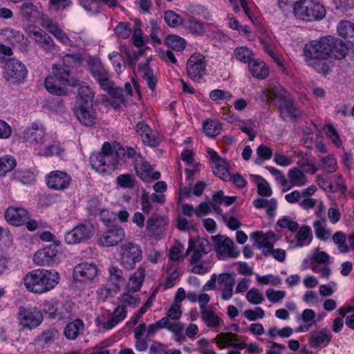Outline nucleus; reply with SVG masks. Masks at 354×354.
<instances>
[{
    "label": "nucleus",
    "instance_id": "f257e3e1",
    "mask_svg": "<svg viewBox=\"0 0 354 354\" xmlns=\"http://www.w3.org/2000/svg\"><path fill=\"white\" fill-rule=\"evenodd\" d=\"M332 36L327 35L317 40L307 43L304 48V55L307 64L319 73L328 70L325 60L329 58Z\"/></svg>",
    "mask_w": 354,
    "mask_h": 354
},
{
    "label": "nucleus",
    "instance_id": "f03ea898",
    "mask_svg": "<svg viewBox=\"0 0 354 354\" xmlns=\"http://www.w3.org/2000/svg\"><path fill=\"white\" fill-rule=\"evenodd\" d=\"M115 150L110 143L104 142L102 152L93 153L91 156L92 167L100 174L109 172L116 167L125 156L124 149L119 144L114 145Z\"/></svg>",
    "mask_w": 354,
    "mask_h": 354
},
{
    "label": "nucleus",
    "instance_id": "7ed1b4c3",
    "mask_svg": "<svg viewBox=\"0 0 354 354\" xmlns=\"http://www.w3.org/2000/svg\"><path fill=\"white\" fill-rule=\"evenodd\" d=\"M59 279V274L54 270L37 269L25 275L24 284L29 292L41 294L54 288Z\"/></svg>",
    "mask_w": 354,
    "mask_h": 354
},
{
    "label": "nucleus",
    "instance_id": "20e7f679",
    "mask_svg": "<svg viewBox=\"0 0 354 354\" xmlns=\"http://www.w3.org/2000/svg\"><path fill=\"white\" fill-rule=\"evenodd\" d=\"M268 98L279 106L281 116L285 120L298 116L299 112L294 106L289 94L281 86L274 87L268 91Z\"/></svg>",
    "mask_w": 354,
    "mask_h": 354
},
{
    "label": "nucleus",
    "instance_id": "39448f33",
    "mask_svg": "<svg viewBox=\"0 0 354 354\" xmlns=\"http://www.w3.org/2000/svg\"><path fill=\"white\" fill-rule=\"evenodd\" d=\"M53 75H50L46 78L45 88L46 90L56 95H64L66 94L65 86H75L76 81L70 79L69 71L66 68H53Z\"/></svg>",
    "mask_w": 354,
    "mask_h": 354
},
{
    "label": "nucleus",
    "instance_id": "423d86ee",
    "mask_svg": "<svg viewBox=\"0 0 354 354\" xmlns=\"http://www.w3.org/2000/svg\"><path fill=\"white\" fill-rule=\"evenodd\" d=\"M22 138L35 150H41L47 144L51 136L46 132L44 125L40 122H32L22 132Z\"/></svg>",
    "mask_w": 354,
    "mask_h": 354
},
{
    "label": "nucleus",
    "instance_id": "0eeeda50",
    "mask_svg": "<svg viewBox=\"0 0 354 354\" xmlns=\"http://www.w3.org/2000/svg\"><path fill=\"white\" fill-rule=\"evenodd\" d=\"M293 14L297 19L311 21L323 19L326 10L323 5L315 1L301 0L294 8Z\"/></svg>",
    "mask_w": 354,
    "mask_h": 354
},
{
    "label": "nucleus",
    "instance_id": "6e6552de",
    "mask_svg": "<svg viewBox=\"0 0 354 354\" xmlns=\"http://www.w3.org/2000/svg\"><path fill=\"white\" fill-rule=\"evenodd\" d=\"M17 321L20 330H32L43 322L41 310L36 306H21L17 313Z\"/></svg>",
    "mask_w": 354,
    "mask_h": 354
},
{
    "label": "nucleus",
    "instance_id": "1a4fd4ad",
    "mask_svg": "<svg viewBox=\"0 0 354 354\" xmlns=\"http://www.w3.org/2000/svg\"><path fill=\"white\" fill-rule=\"evenodd\" d=\"M95 232L94 225L91 222L85 221L67 232L65 234L64 239L68 245L78 244L91 239Z\"/></svg>",
    "mask_w": 354,
    "mask_h": 354
},
{
    "label": "nucleus",
    "instance_id": "9d476101",
    "mask_svg": "<svg viewBox=\"0 0 354 354\" xmlns=\"http://www.w3.org/2000/svg\"><path fill=\"white\" fill-rule=\"evenodd\" d=\"M120 256L121 265L131 270L142 260V251L138 245L128 242L120 245Z\"/></svg>",
    "mask_w": 354,
    "mask_h": 354
},
{
    "label": "nucleus",
    "instance_id": "9b49d317",
    "mask_svg": "<svg viewBox=\"0 0 354 354\" xmlns=\"http://www.w3.org/2000/svg\"><path fill=\"white\" fill-rule=\"evenodd\" d=\"M127 317V310L123 306H118L113 312L104 310L95 319V324L98 327L110 330L115 327Z\"/></svg>",
    "mask_w": 354,
    "mask_h": 354
},
{
    "label": "nucleus",
    "instance_id": "f8f14e48",
    "mask_svg": "<svg viewBox=\"0 0 354 354\" xmlns=\"http://www.w3.org/2000/svg\"><path fill=\"white\" fill-rule=\"evenodd\" d=\"M206 66L204 55L198 53L192 54L186 65L188 76L194 82H200L205 74Z\"/></svg>",
    "mask_w": 354,
    "mask_h": 354
},
{
    "label": "nucleus",
    "instance_id": "ddd939ff",
    "mask_svg": "<svg viewBox=\"0 0 354 354\" xmlns=\"http://www.w3.org/2000/svg\"><path fill=\"white\" fill-rule=\"evenodd\" d=\"M215 250L220 259L227 257L236 258L239 251L234 245V242L229 238L223 236H212Z\"/></svg>",
    "mask_w": 354,
    "mask_h": 354
},
{
    "label": "nucleus",
    "instance_id": "4468645a",
    "mask_svg": "<svg viewBox=\"0 0 354 354\" xmlns=\"http://www.w3.org/2000/svg\"><path fill=\"white\" fill-rule=\"evenodd\" d=\"M45 178L47 187L57 191H64L68 188L72 180L68 174L61 170L50 171Z\"/></svg>",
    "mask_w": 354,
    "mask_h": 354
},
{
    "label": "nucleus",
    "instance_id": "2eb2a0df",
    "mask_svg": "<svg viewBox=\"0 0 354 354\" xmlns=\"http://www.w3.org/2000/svg\"><path fill=\"white\" fill-rule=\"evenodd\" d=\"M27 70L21 62L12 59L7 62L4 69V77L8 82L17 83L24 80Z\"/></svg>",
    "mask_w": 354,
    "mask_h": 354
},
{
    "label": "nucleus",
    "instance_id": "dca6fc26",
    "mask_svg": "<svg viewBox=\"0 0 354 354\" xmlns=\"http://www.w3.org/2000/svg\"><path fill=\"white\" fill-rule=\"evenodd\" d=\"M25 31L28 37L34 39V41L45 50L51 51L54 50V41L39 27L33 25H29L26 28Z\"/></svg>",
    "mask_w": 354,
    "mask_h": 354
},
{
    "label": "nucleus",
    "instance_id": "f3484780",
    "mask_svg": "<svg viewBox=\"0 0 354 354\" xmlns=\"http://www.w3.org/2000/svg\"><path fill=\"white\" fill-rule=\"evenodd\" d=\"M135 169L137 176L146 183L158 180L160 177V172L154 171L153 168L140 156L136 158Z\"/></svg>",
    "mask_w": 354,
    "mask_h": 354
},
{
    "label": "nucleus",
    "instance_id": "a211bd4d",
    "mask_svg": "<svg viewBox=\"0 0 354 354\" xmlns=\"http://www.w3.org/2000/svg\"><path fill=\"white\" fill-rule=\"evenodd\" d=\"M93 105L80 104H75L74 113L80 121L84 126L92 127L97 122L96 113L92 108Z\"/></svg>",
    "mask_w": 354,
    "mask_h": 354
},
{
    "label": "nucleus",
    "instance_id": "6ab92c4d",
    "mask_svg": "<svg viewBox=\"0 0 354 354\" xmlns=\"http://www.w3.org/2000/svg\"><path fill=\"white\" fill-rule=\"evenodd\" d=\"M208 153L212 161V167L214 174L224 181H230L232 176L228 170L227 161L219 158L217 153L212 149L208 150Z\"/></svg>",
    "mask_w": 354,
    "mask_h": 354
},
{
    "label": "nucleus",
    "instance_id": "aec40b11",
    "mask_svg": "<svg viewBox=\"0 0 354 354\" xmlns=\"http://www.w3.org/2000/svg\"><path fill=\"white\" fill-rule=\"evenodd\" d=\"M254 245L268 256L274 246V236L272 233L254 232L250 235Z\"/></svg>",
    "mask_w": 354,
    "mask_h": 354
},
{
    "label": "nucleus",
    "instance_id": "412c9836",
    "mask_svg": "<svg viewBox=\"0 0 354 354\" xmlns=\"http://www.w3.org/2000/svg\"><path fill=\"white\" fill-rule=\"evenodd\" d=\"M57 250L55 247H47L35 252L33 261L39 266H54L57 263Z\"/></svg>",
    "mask_w": 354,
    "mask_h": 354
},
{
    "label": "nucleus",
    "instance_id": "4be33fe9",
    "mask_svg": "<svg viewBox=\"0 0 354 354\" xmlns=\"http://www.w3.org/2000/svg\"><path fill=\"white\" fill-rule=\"evenodd\" d=\"M124 238V230L121 227H114L105 232L99 239V244L103 247L118 245Z\"/></svg>",
    "mask_w": 354,
    "mask_h": 354
},
{
    "label": "nucleus",
    "instance_id": "5701e85b",
    "mask_svg": "<svg viewBox=\"0 0 354 354\" xmlns=\"http://www.w3.org/2000/svg\"><path fill=\"white\" fill-rule=\"evenodd\" d=\"M97 274V266L94 263H82L76 266L73 270L74 279L86 281L93 279Z\"/></svg>",
    "mask_w": 354,
    "mask_h": 354
},
{
    "label": "nucleus",
    "instance_id": "b1692460",
    "mask_svg": "<svg viewBox=\"0 0 354 354\" xmlns=\"http://www.w3.org/2000/svg\"><path fill=\"white\" fill-rule=\"evenodd\" d=\"M333 334L329 329H317L310 334L309 344L313 348H324L330 342Z\"/></svg>",
    "mask_w": 354,
    "mask_h": 354
},
{
    "label": "nucleus",
    "instance_id": "393cba45",
    "mask_svg": "<svg viewBox=\"0 0 354 354\" xmlns=\"http://www.w3.org/2000/svg\"><path fill=\"white\" fill-rule=\"evenodd\" d=\"M214 342L217 346L221 348H226L229 347H234L239 349H243L245 346L241 344V342L237 338V335L234 333H220L214 339Z\"/></svg>",
    "mask_w": 354,
    "mask_h": 354
},
{
    "label": "nucleus",
    "instance_id": "a878e982",
    "mask_svg": "<svg viewBox=\"0 0 354 354\" xmlns=\"http://www.w3.org/2000/svg\"><path fill=\"white\" fill-rule=\"evenodd\" d=\"M5 218L10 224L20 226L28 219V212L22 207H10L5 212Z\"/></svg>",
    "mask_w": 354,
    "mask_h": 354
},
{
    "label": "nucleus",
    "instance_id": "bb28decb",
    "mask_svg": "<svg viewBox=\"0 0 354 354\" xmlns=\"http://www.w3.org/2000/svg\"><path fill=\"white\" fill-rule=\"evenodd\" d=\"M43 26L64 46L71 47L76 45V42L73 41L57 24L48 21L44 23Z\"/></svg>",
    "mask_w": 354,
    "mask_h": 354
},
{
    "label": "nucleus",
    "instance_id": "cd10ccee",
    "mask_svg": "<svg viewBox=\"0 0 354 354\" xmlns=\"http://www.w3.org/2000/svg\"><path fill=\"white\" fill-rule=\"evenodd\" d=\"M80 6L87 12L91 14H95L100 12L102 5H106L109 7H115L117 6L116 0H80Z\"/></svg>",
    "mask_w": 354,
    "mask_h": 354
},
{
    "label": "nucleus",
    "instance_id": "c85d7f7f",
    "mask_svg": "<svg viewBox=\"0 0 354 354\" xmlns=\"http://www.w3.org/2000/svg\"><path fill=\"white\" fill-rule=\"evenodd\" d=\"M287 176L288 191L293 187H303L308 183L306 176L298 167L289 169Z\"/></svg>",
    "mask_w": 354,
    "mask_h": 354
},
{
    "label": "nucleus",
    "instance_id": "c756f323",
    "mask_svg": "<svg viewBox=\"0 0 354 354\" xmlns=\"http://www.w3.org/2000/svg\"><path fill=\"white\" fill-rule=\"evenodd\" d=\"M331 41L329 47L330 48L329 58L337 59L344 58L348 52L347 46L342 40L333 36Z\"/></svg>",
    "mask_w": 354,
    "mask_h": 354
},
{
    "label": "nucleus",
    "instance_id": "7c9ffc66",
    "mask_svg": "<svg viewBox=\"0 0 354 354\" xmlns=\"http://www.w3.org/2000/svg\"><path fill=\"white\" fill-rule=\"evenodd\" d=\"M294 155L299 158L297 164L299 167L306 168V171L315 173L318 170V167L315 165L313 158L301 150H294Z\"/></svg>",
    "mask_w": 354,
    "mask_h": 354
},
{
    "label": "nucleus",
    "instance_id": "2f4dec72",
    "mask_svg": "<svg viewBox=\"0 0 354 354\" xmlns=\"http://www.w3.org/2000/svg\"><path fill=\"white\" fill-rule=\"evenodd\" d=\"M249 71L250 73L255 77L258 79H265L266 78L270 73L269 68L266 65V64L259 59H254L249 65H248Z\"/></svg>",
    "mask_w": 354,
    "mask_h": 354
},
{
    "label": "nucleus",
    "instance_id": "473e14b6",
    "mask_svg": "<svg viewBox=\"0 0 354 354\" xmlns=\"http://www.w3.org/2000/svg\"><path fill=\"white\" fill-rule=\"evenodd\" d=\"M214 308L204 309L201 313V319L205 325L211 328H218L223 322V320L215 313Z\"/></svg>",
    "mask_w": 354,
    "mask_h": 354
},
{
    "label": "nucleus",
    "instance_id": "72a5a7b5",
    "mask_svg": "<svg viewBox=\"0 0 354 354\" xmlns=\"http://www.w3.org/2000/svg\"><path fill=\"white\" fill-rule=\"evenodd\" d=\"M148 62L149 59H147L144 63L139 64L138 70L142 73L148 87L153 91L157 84V78L152 69L149 67Z\"/></svg>",
    "mask_w": 354,
    "mask_h": 354
},
{
    "label": "nucleus",
    "instance_id": "f704fd0d",
    "mask_svg": "<svg viewBox=\"0 0 354 354\" xmlns=\"http://www.w3.org/2000/svg\"><path fill=\"white\" fill-rule=\"evenodd\" d=\"M169 223L166 216L153 215L147 221V230L152 233L162 231Z\"/></svg>",
    "mask_w": 354,
    "mask_h": 354
},
{
    "label": "nucleus",
    "instance_id": "c9c22d12",
    "mask_svg": "<svg viewBox=\"0 0 354 354\" xmlns=\"http://www.w3.org/2000/svg\"><path fill=\"white\" fill-rule=\"evenodd\" d=\"M145 277V270L142 267H140L138 270L131 276L127 283V290L131 292L138 291L143 283Z\"/></svg>",
    "mask_w": 354,
    "mask_h": 354
},
{
    "label": "nucleus",
    "instance_id": "e433bc0d",
    "mask_svg": "<svg viewBox=\"0 0 354 354\" xmlns=\"http://www.w3.org/2000/svg\"><path fill=\"white\" fill-rule=\"evenodd\" d=\"M0 35L12 44L26 45V39L18 30L10 28H5L0 31Z\"/></svg>",
    "mask_w": 354,
    "mask_h": 354
},
{
    "label": "nucleus",
    "instance_id": "4c0bfd02",
    "mask_svg": "<svg viewBox=\"0 0 354 354\" xmlns=\"http://www.w3.org/2000/svg\"><path fill=\"white\" fill-rule=\"evenodd\" d=\"M297 243L295 248H301L308 245L313 240V234L311 228L309 226L304 225L299 228L296 234Z\"/></svg>",
    "mask_w": 354,
    "mask_h": 354
},
{
    "label": "nucleus",
    "instance_id": "58836bf2",
    "mask_svg": "<svg viewBox=\"0 0 354 354\" xmlns=\"http://www.w3.org/2000/svg\"><path fill=\"white\" fill-rule=\"evenodd\" d=\"M337 30L339 36L354 44V24L348 21H341L337 25Z\"/></svg>",
    "mask_w": 354,
    "mask_h": 354
},
{
    "label": "nucleus",
    "instance_id": "ea45409f",
    "mask_svg": "<svg viewBox=\"0 0 354 354\" xmlns=\"http://www.w3.org/2000/svg\"><path fill=\"white\" fill-rule=\"evenodd\" d=\"M84 326V322L81 319H75L68 324L64 328L65 337L71 340L75 339L82 332Z\"/></svg>",
    "mask_w": 354,
    "mask_h": 354
},
{
    "label": "nucleus",
    "instance_id": "a19ab883",
    "mask_svg": "<svg viewBox=\"0 0 354 354\" xmlns=\"http://www.w3.org/2000/svg\"><path fill=\"white\" fill-rule=\"evenodd\" d=\"M94 93L91 89L86 84L79 85L78 97L75 104H84L93 105Z\"/></svg>",
    "mask_w": 354,
    "mask_h": 354
},
{
    "label": "nucleus",
    "instance_id": "79ce46f5",
    "mask_svg": "<svg viewBox=\"0 0 354 354\" xmlns=\"http://www.w3.org/2000/svg\"><path fill=\"white\" fill-rule=\"evenodd\" d=\"M234 57L238 61L248 64L254 59L253 51L246 46L236 47L234 50Z\"/></svg>",
    "mask_w": 354,
    "mask_h": 354
},
{
    "label": "nucleus",
    "instance_id": "37998d69",
    "mask_svg": "<svg viewBox=\"0 0 354 354\" xmlns=\"http://www.w3.org/2000/svg\"><path fill=\"white\" fill-rule=\"evenodd\" d=\"M39 153L44 156H59L63 151L61 145L54 140L53 137L48 140L47 144H45Z\"/></svg>",
    "mask_w": 354,
    "mask_h": 354
},
{
    "label": "nucleus",
    "instance_id": "c03bdc74",
    "mask_svg": "<svg viewBox=\"0 0 354 354\" xmlns=\"http://www.w3.org/2000/svg\"><path fill=\"white\" fill-rule=\"evenodd\" d=\"M196 250L203 254H207L211 251L212 248L209 243V241L205 239H190L189 241V246L187 250V252Z\"/></svg>",
    "mask_w": 354,
    "mask_h": 354
},
{
    "label": "nucleus",
    "instance_id": "a18cd8bd",
    "mask_svg": "<svg viewBox=\"0 0 354 354\" xmlns=\"http://www.w3.org/2000/svg\"><path fill=\"white\" fill-rule=\"evenodd\" d=\"M326 219L315 221L313 223V227L316 236L323 241L329 239L331 236L332 231L326 228Z\"/></svg>",
    "mask_w": 354,
    "mask_h": 354
},
{
    "label": "nucleus",
    "instance_id": "49530a36",
    "mask_svg": "<svg viewBox=\"0 0 354 354\" xmlns=\"http://www.w3.org/2000/svg\"><path fill=\"white\" fill-rule=\"evenodd\" d=\"M166 45L172 50L180 52L186 46V41L183 37L176 35H168L165 39Z\"/></svg>",
    "mask_w": 354,
    "mask_h": 354
},
{
    "label": "nucleus",
    "instance_id": "de8ad7c7",
    "mask_svg": "<svg viewBox=\"0 0 354 354\" xmlns=\"http://www.w3.org/2000/svg\"><path fill=\"white\" fill-rule=\"evenodd\" d=\"M166 24L171 28H178L184 25L183 18L173 10H167L164 16Z\"/></svg>",
    "mask_w": 354,
    "mask_h": 354
},
{
    "label": "nucleus",
    "instance_id": "09e8293b",
    "mask_svg": "<svg viewBox=\"0 0 354 354\" xmlns=\"http://www.w3.org/2000/svg\"><path fill=\"white\" fill-rule=\"evenodd\" d=\"M180 272L179 269L176 266H170L168 268L167 276L166 281L164 283L165 289H169L174 286L178 281Z\"/></svg>",
    "mask_w": 354,
    "mask_h": 354
},
{
    "label": "nucleus",
    "instance_id": "8fccbe9b",
    "mask_svg": "<svg viewBox=\"0 0 354 354\" xmlns=\"http://www.w3.org/2000/svg\"><path fill=\"white\" fill-rule=\"evenodd\" d=\"M293 333V329L290 326H285L282 328L272 326L268 329L267 335L271 338H276L278 337L281 338H288L290 337Z\"/></svg>",
    "mask_w": 354,
    "mask_h": 354
},
{
    "label": "nucleus",
    "instance_id": "3c124183",
    "mask_svg": "<svg viewBox=\"0 0 354 354\" xmlns=\"http://www.w3.org/2000/svg\"><path fill=\"white\" fill-rule=\"evenodd\" d=\"M324 131L327 138L330 142L336 147L340 148L342 147V140L335 128L332 124H328L324 127Z\"/></svg>",
    "mask_w": 354,
    "mask_h": 354
},
{
    "label": "nucleus",
    "instance_id": "603ef678",
    "mask_svg": "<svg viewBox=\"0 0 354 354\" xmlns=\"http://www.w3.org/2000/svg\"><path fill=\"white\" fill-rule=\"evenodd\" d=\"M16 166L15 159L9 155L0 158V176H5L11 171Z\"/></svg>",
    "mask_w": 354,
    "mask_h": 354
},
{
    "label": "nucleus",
    "instance_id": "864d4df0",
    "mask_svg": "<svg viewBox=\"0 0 354 354\" xmlns=\"http://www.w3.org/2000/svg\"><path fill=\"white\" fill-rule=\"evenodd\" d=\"M254 181L257 186V192L261 196L269 197L272 194L270 184L262 177L254 176Z\"/></svg>",
    "mask_w": 354,
    "mask_h": 354
},
{
    "label": "nucleus",
    "instance_id": "5fc2aeb1",
    "mask_svg": "<svg viewBox=\"0 0 354 354\" xmlns=\"http://www.w3.org/2000/svg\"><path fill=\"white\" fill-rule=\"evenodd\" d=\"M183 28L189 30L192 34L196 35H202L205 32L203 24L195 19H189L185 21Z\"/></svg>",
    "mask_w": 354,
    "mask_h": 354
},
{
    "label": "nucleus",
    "instance_id": "6e6d98bb",
    "mask_svg": "<svg viewBox=\"0 0 354 354\" xmlns=\"http://www.w3.org/2000/svg\"><path fill=\"white\" fill-rule=\"evenodd\" d=\"M270 173L274 177L275 180L277 184L280 186L281 191L283 192H286L288 191V180L285 175L279 169L269 167L267 168Z\"/></svg>",
    "mask_w": 354,
    "mask_h": 354
},
{
    "label": "nucleus",
    "instance_id": "4d7b16f0",
    "mask_svg": "<svg viewBox=\"0 0 354 354\" xmlns=\"http://www.w3.org/2000/svg\"><path fill=\"white\" fill-rule=\"evenodd\" d=\"M245 299L252 305L261 304L265 300L262 292L256 288H252L247 292Z\"/></svg>",
    "mask_w": 354,
    "mask_h": 354
},
{
    "label": "nucleus",
    "instance_id": "13d9d810",
    "mask_svg": "<svg viewBox=\"0 0 354 354\" xmlns=\"http://www.w3.org/2000/svg\"><path fill=\"white\" fill-rule=\"evenodd\" d=\"M203 130L207 136L214 137L221 133V126L218 121L207 120L203 124Z\"/></svg>",
    "mask_w": 354,
    "mask_h": 354
},
{
    "label": "nucleus",
    "instance_id": "bf43d9fd",
    "mask_svg": "<svg viewBox=\"0 0 354 354\" xmlns=\"http://www.w3.org/2000/svg\"><path fill=\"white\" fill-rule=\"evenodd\" d=\"M109 59L111 62V64L118 74L122 73L125 68L124 62L122 56L118 52L113 51L109 54Z\"/></svg>",
    "mask_w": 354,
    "mask_h": 354
},
{
    "label": "nucleus",
    "instance_id": "052dcab7",
    "mask_svg": "<svg viewBox=\"0 0 354 354\" xmlns=\"http://www.w3.org/2000/svg\"><path fill=\"white\" fill-rule=\"evenodd\" d=\"M209 98L216 102L222 101H228L232 98V94L230 91L222 89H214L209 93Z\"/></svg>",
    "mask_w": 354,
    "mask_h": 354
},
{
    "label": "nucleus",
    "instance_id": "680f3d73",
    "mask_svg": "<svg viewBox=\"0 0 354 354\" xmlns=\"http://www.w3.org/2000/svg\"><path fill=\"white\" fill-rule=\"evenodd\" d=\"M257 154L259 158L254 160V164L260 165L261 162V159L264 160H270L272 156V150L270 147L265 145H260L257 149Z\"/></svg>",
    "mask_w": 354,
    "mask_h": 354
},
{
    "label": "nucleus",
    "instance_id": "e2e57ef3",
    "mask_svg": "<svg viewBox=\"0 0 354 354\" xmlns=\"http://www.w3.org/2000/svg\"><path fill=\"white\" fill-rule=\"evenodd\" d=\"M333 240L337 245L338 250L341 253H346L349 251V247L346 244V237L342 232H337L333 236Z\"/></svg>",
    "mask_w": 354,
    "mask_h": 354
},
{
    "label": "nucleus",
    "instance_id": "0e129e2a",
    "mask_svg": "<svg viewBox=\"0 0 354 354\" xmlns=\"http://www.w3.org/2000/svg\"><path fill=\"white\" fill-rule=\"evenodd\" d=\"M194 264L192 268V272L195 274H202L209 272L212 268L214 263L213 259L211 257H208L201 263Z\"/></svg>",
    "mask_w": 354,
    "mask_h": 354
},
{
    "label": "nucleus",
    "instance_id": "69168bd1",
    "mask_svg": "<svg viewBox=\"0 0 354 354\" xmlns=\"http://www.w3.org/2000/svg\"><path fill=\"white\" fill-rule=\"evenodd\" d=\"M261 44H262L265 51L281 66H283V62L278 57L275 53V46L271 43L270 39H261Z\"/></svg>",
    "mask_w": 354,
    "mask_h": 354
},
{
    "label": "nucleus",
    "instance_id": "338daca9",
    "mask_svg": "<svg viewBox=\"0 0 354 354\" xmlns=\"http://www.w3.org/2000/svg\"><path fill=\"white\" fill-rule=\"evenodd\" d=\"M117 184L124 189H131L135 186L136 179L131 174H121L117 177Z\"/></svg>",
    "mask_w": 354,
    "mask_h": 354
},
{
    "label": "nucleus",
    "instance_id": "774afa93",
    "mask_svg": "<svg viewBox=\"0 0 354 354\" xmlns=\"http://www.w3.org/2000/svg\"><path fill=\"white\" fill-rule=\"evenodd\" d=\"M20 12L23 17L29 20L38 13L37 7L30 2H25L20 6Z\"/></svg>",
    "mask_w": 354,
    "mask_h": 354
}]
</instances>
